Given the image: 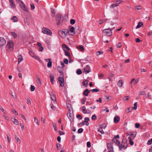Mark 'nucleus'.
Instances as JSON below:
<instances>
[{
  "label": "nucleus",
  "instance_id": "f257e3e1",
  "mask_svg": "<svg viewBox=\"0 0 152 152\" xmlns=\"http://www.w3.org/2000/svg\"><path fill=\"white\" fill-rule=\"evenodd\" d=\"M18 3L19 6L24 11L28 12V9L27 7H26V5L22 1L20 0H16Z\"/></svg>",
  "mask_w": 152,
  "mask_h": 152
},
{
  "label": "nucleus",
  "instance_id": "f03ea898",
  "mask_svg": "<svg viewBox=\"0 0 152 152\" xmlns=\"http://www.w3.org/2000/svg\"><path fill=\"white\" fill-rule=\"evenodd\" d=\"M126 141V140H125L124 139H123L122 140L121 144V145H120H120L118 146L120 150L122 148L126 149V148L127 147Z\"/></svg>",
  "mask_w": 152,
  "mask_h": 152
},
{
  "label": "nucleus",
  "instance_id": "7ed1b4c3",
  "mask_svg": "<svg viewBox=\"0 0 152 152\" xmlns=\"http://www.w3.org/2000/svg\"><path fill=\"white\" fill-rule=\"evenodd\" d=\"M103 32L105 35L108 36H110L112 34V32L110 28L105 29L103 31Z\"/></svg>",
  "mask_w": 152,
  "mask_h": 152
},
{
  "label": "nucleus",
  "instance_id": "20e7f679",
  "mask_svg": "<svg viewBox=\"0 0 152 152\" xmlns=\"http://www.w3.org/2000/svg\"><path fill=\"white\" fill-rule=\"evenodd\" d=\"M42 31L44 34H46L48 35H51L52 34V32L50 30L45 27L42 28Z\"/></svg>",
  "mask_w": 152,
  "mask_h": 152
},
{
  "label": "nucleus",
  "instance_id": "39448f33",
  "mask_svg": "<svg viewBox=\"0 0 152 152\" xmlns=\"http://www.w3.org/2000/svg\"><path fill=\"white\" fill-rule=\"evenodd\" d=\"M108 152H113V143L112 142L109 143L107 144Z\"/></svg>",
  "mask_w": 152,
  "mask_h": 152
},
{
  "label": "nucleus",
  "instance_id": "423d86ee",
  "mask_svg": "<svg viewBox=\"0 0 152 152\" xmlns=\"http://www.w3.org/2000/svg\"><path fill=\"white\" fill-rule=\"evenodd\" d=\"M58 80L60 83V86L61 87H63L64 86V77H58Z\"/></svg>",
  "mask_w": 152,
  "mask_h": 152
},
{
  "label": "nucleus",
  "instance_id": "0eeeda50",
  "mask_svg": "<svg viewBox=\"0 0 152 152\" xmlns=\"http://www.w3.org/2000/svg\"><path fill=\"white\" fill-rule=\"evenodd\" d=\"M29 54L30 56L33 58H35L36 60L39 61L40 59L39 57L37 56L35 54L31 51H30L29 52Z\"/></svg>",
  "mask_w": 152,
  "mask_h": 152
},
{
  "label": "nucleus",
  "instance_id": "6e6552de",
  "mask_svg": "<svg viewBox=\"0 0 152 152\" xmlns=\"http://www.w3.org/2000/svg\"><path fill=\"white\" fill-rule=\"evenodd\" d=\"M64 19L63 16L61 14H57L56 16V21H63Z\"/></svg>",
  "mask_w": 152,
  "mask_h": 152
},
{
  "label": "nucleus",
  "instance_id": "1a4fd4ad",
  "mask_svg": "<svg viewBox=\"0 0 152 152\" xmlns=\"http://www.w3.org/2000/svg\"><path fill=\"white\" fill-rule=\"evenodd\" d=\"M6 43L5 40L3 38L0 37V47L4 46Z\"/></svg>",
  "mask_w": 152,
  "mask_h": 152
},
{
  "label": "nucleus",
  "instance_id": "9d476101",
  "mask_svg": "<svg viewBox=\"0 0 152 152\" xmlns=\"http://www.w3.org/2000/svg\"><path fill=\"white\" fill-rule=\"evenodd\" d=\"M7 46L11 50H12L13 48V42H8Z\"/></svg>",
  "mask_w": 152,
  "mask_h": 152
},
{
  "label": "nucleus",
  "instance_id": "9b49d317",
  "mask_svg": "<svg viewBox=\"0 0 152 152\" xmlns=\"http://www.w3.org/2000/svg\"><path fill=\"white\" fill-rule=\"evenodd\" d=\"M90 70V66L88 65H86L85 67L84 68V72L86 74L91 72Z\"/></svg>",
  "mask_w": 152,
  "mask_h": 152
},
{
  "label": "nucleus",
  "instance_id": "f8f14e48",
  "mask_svg": "<svg viewBox=\"0 0 152 152\" xmlns=\"http://www.w3.org/2000/svg\"><path fill=\"white\" fill-rule=\"evenodd\" d=\"M10 5L12 8H14L15 7V4L14 3V2L13 0H9Z\"/></svg>",
  "mask_w": 152,
  "mask_h": 152
},
{
  "label": "nucleus",
  "instance_id": "ddd939ff",
  "mask_svg": "<svg viewBox=\"0 0 152 152\" xmlns=\"http://www.w3.org/2000/svg\"><path fill=\"white\" fill-rule=\"evenodd\" d=\"M120 118L118 116H116L114 118V122L115 123H117L119 121Z\"/></svg>",
  "mask_w": 152,
  "mask_h": 152
},
{
  "label": "nucleus",
  "instance_id": "4468645a",
  "mask_svg": "<svg viewBox=\"0 0 152 152\" xmlns=\"http://www.w3.org/2000/svg\"><path fill=\"white\" fill-rule=\"evenodd\" d=\"M50 96L52 100L54 102L56 101V96L55 95L53 94V93H51Z\"/></svg>",
  "mask_w": 152,
  "mask_h": 152
},
{
  "label": "nucleus",
  "instance_id": "2eb2a0df",
  "mask_svg": "<svg viewBox=\"0 0 152 152\" xmlns=\"http://www.w3.org/2000/svg\"><path fill=\"white\" fill-rule=\"evenodd\" d=\"M90 92L88 90V89H86L85 90L83 93V94L85 96H87L88 95V94Z\"/></svg>",
  "mask_w": 152,
  "mask_h": 152
},
{
  "label": "nucleus",
  "instance_id": "dca6fc26",
  "mask_svg": "<svg viewBox=\"0 0 152 152\" xmlns=\"http://www.w3.org/2000/svg\"><path fill=\"white\" fill-rule=\"evenodd\" d=\"M50 81L52 84L54 83V76L52 74H50Z\"/></svg>",
  "mask_w": 152,
  "mask_h": 152
},
{
  "label": "nucleus",
  "instance_id": "f3484780",
  "mask_svg": "<svg viewBox=\"0 0 152 152\" xmlns=\"http://www.w3.org/2000/svg\"><path fill=\"white\" fill-rule=\"evenodd\" d=\"M88 81L89 80L88 79L84 81V82H83V86L86 87H87L88 86Z\"/></svg>",
  "mask_w": 152,
  "mask_h": 152
},
{
  "label": "nucleus",
  "instance_id": "a211bd4d",
  "mask_svg": "<svg viewBox=\"0 0 152 152\" xmlns=\"http://www.w3.org/2000/svg\"><path fill=\"white\" fill-rule=\"evenodd\" d=\"M70 31L72 33V34H70L72 35H73L75 34V28L73 27L72 26L70 28Z\"/></svg>",
  "mask_w": 152,
  "mask_h": 152
},
{
  "label": "nucleus",
  "instance_id": "6ab92c4d",
  "mask_svg": "<svg viewBox=\"0 0 152 152\" xmlns=\"http://www.w3.org/2000/svg\"><path fill=\"white\" fill-rule=\"evenodd\" d=\"M11 121L16 125L18 124V122L17 120L14 118H12Z\"/></svg>",
  "mask_w": 152,
  "mask_h": 152
},
{
  "label": "nucleus",
  "instance_id": "aec40b11",
  "mask_svg": "<svg viewBox=\"0 0 152 152\" xmlns=\"http://www.w3.org/2000/svg\"><path fill=\"white\" fill-rule=\"evenodd\" d=\"M59 35L62 37H66L64 34V31H60L58 32Z\"/></svg>",
  "mask_w": 152,
  "mask_h": 152
},
{
  "label": "nucleus",
  "instance_id": "412c9836",
  "mask_svg": "<svg viewBox=\"0 0 152 152\" xmlns=\"http://www.w3.org/2000/svg\"><path fill=\"white\" fill-rule=\"evenodd\" d=\"M134 132H129V133H128V134L130 135V137H133V138H134L135 137L136 134H134Z\"/></svg>",
  "mask_w": 152,
  "mask_h": 152
},
{
  "label": "nucleus",
  "instance_id": "4be33fe9",
  "mask_svg": "<svg viewBox=\"0 0 152 152\" xmlns=\"http://www.w3.org/2000/svg\"><path fill=\"white\" fill-rule=\"evenodd\" d=\"M62 46L64 50L66 49V50L69 51V50L70 49L65 44H63L62 45Z\"/></svg>",
  "mask_w": 152,
  "mask_h": 152
},
{
  "label": "nucleus",
  "instance_id": "5701e85b",
  "mask_svg": "<svg viewBox=\"0 0 152 152\" xmlns=\"http://www.w3.org/2000/svg\"><path fill=\"white\" fill-rule=\"evenodd\" d=\"M114 76V75L112 73H110V75H109V77H108V79H109L110 81H111L112 80V78Z\"/></svg>",
  "mask_w": 152,
  "mask_h": 152
},
{
  "label": "nucleus",
  "instance_id": "b1692460",
  "mask_svg": "<svg viewBox=\"0 0 152 152\" xmlns=\"http://www.w3.org/2000/svg\"><path fill=\"white\" fill-rule=\"evenodd\" d=\"M11 20H12L14 22H16L18 21V19L17 17L15 16H13L11 19Z\"/></svg>",
  "mask_w": 152,
  "mask_h": 152
},
{
  "label": "nucleus",
  "instance_id": "393cba45",
  "mask_svg": "<svg viewBox=\"0 0 152 152\" xmlns=\"http://www.w3.org/2000/svg\"><path fill=\"white\" fill-rule=\"evenodd\" d=\"M64 54L65 55L70 58V54L68 52V51L66 50L65 49H64Z\"/></svg>",
  "mask_w": 152,
  "mask_h": 152
},
{
  "label": "nucleus",
  "instance_id": "a878e982",
  "mask_svg": "<svg viewBox=\"0 0 152 152\" xmlns=\"http://www.w3.org/2000/svg\"><path fill=\"white\" fill-rule=\"evenodd\" d=\"M113 141L115 143H116L118 146L120 145V142L116 139L113 138Z\"/></svg>",
  "mask_w": 152,
  "mask_h": 152
},
{
  "label": "nucleus",
  "instance_id": "bb28decb",
  "mask_svg": "<svg viewBox=\"0 0 152 152\" xmlns=\"http://www.w3.org/2000/svg\"><path fill=\"white\" fill-rule=\"evenodd\" d=\"M23 58L22 56L21 55H20L18 56V64H19L21 61L22 60Z\"/></svg>",
  "mask_w": 152,
  "mask_h": 152
},
{
  "label": "nucleus",
  "instance_id": "cd10ccee",
  "mask_svg": "<svg viewBox=\"0 0 152 152\" xmlns=\"http://www.w3.org/2000/svg\"><path fill=\"white\" fill-rule=\"evenodd\" d=\"M123 84V81L121 80H119L118 83V85L119 87L122 86Z\"/></svg>",
  "mask_w": 152,
  "mask_h": 152
},
{
  "label": "nucleus",
  "instance_id": "c85d7f7f",
  "mask_svg": "<svg viewBox=\"0 0 152 152\" xmlns=\"http://www.w3.org/2000/svg\"><path fill=\"white\" fill-rule=\"evenodd\" d=\"M143 25V23L141 22H139L138 23V25L136 26V28L137 29L141 27Z\"/></svg>",
  "mask_w": 152,
  "mask_h": 152
},
{
  "label": "nucleus",
  "instance_id": "c756f323",
  "mask_svg": "<svg viewBox=\"0 0 152 152\" xmlns=\"http://www.w3.org/2000/svg\"><path fill=\"white\" fill-rule=\"evenodd\" d=\"M129 142L130 143V144L132 145L134 144V142L132 141V139L130 137H128Z\"/></svg>",
  "mask_w": 152,
  "mask_h": 152
},
{
  "label": "nucleus",
  "instance_id": "7c9ffc66",
  "mask_svg": "<svg viewBox=\"0 0 152 152\" xmlns=\"http://www.w3.org/2000/svg\"><path fill=\"white\" fill-rule=\"evenodd\" d=\"M34 121L38 125H39V120L36 117H34Z\"/></svg>",
  "mask_w": 152,
  "mask_h": 152
},
{
  "label": "nucleus",
  "instance_id": "2f4dec72",
  "mask_svg": "<svg viewBox=\"0 0 152 152\" xmlns=\"http://www.w3.org/2000/svg\"><path fill=\"white\" fill-rule=\"evenodd\" d=\"M51 12L52 14L51 15L53 17H54L56 14V12L53 9H51Z\"/></svg>",
  "mask_w": 152,
  "mask_h": 152
},
{
  "label": "nucleus",
  "instance_id": "473e14b6",
  "mask_svg": "<svg viewBox=\"0 0 152 152\" xmlns=\"http://www.w3.org/2000/svg\"><path fill=\"white\" fill-rule=\"evenodd\" d=\"M98 131L100 132L102 134H103L104 133V132L101 127H100V128L98 129Z\"/></svg>",
  "mask_w": 152,
  "mask_h": 152
},
{
  "label": "nucleus",
  "instance_id": "72a5a7b5",
  "mask_svg": "<svg viewBox=\"0 0 152 152\" xmlns=\"http://www.w3.org/2000/svg\"><path fill=\"white\" fill-rule=\"evenodd\" d=\"M52 61H48L47 64V66L49 68L51 67L52 66Z\"/></svg>",
  "mask_w": 152,
  "mask_h": 152
},
{
  "label": "nucleus",
  "instance_id": "f704fd0d",
  "mask_svg": "<svg viewBox=\"0 0 152 152\" xmlns=\"http://www.w3.org/2000/svg\"><path fill=\"white\" fill-rule=\"evenodd\" d=\"M11 34L13 37L14 38H16L17 37V34L13 32H12L10 33Z\"/></svg>",
  "mask_w": 152,
  "mask_h": 152
},
{
  "label": "nucleus",
  "instance_id": "c9c22d12",
  "mask_svg": "<svg viewBox=\"0 0 152 152\" xmlns=\"http://www.w3.org/2000/svg\"><path fill=\"white\" fill-rule=\"evenodd\" d=\"M137 102H135L134 104V106L132 107V109L134 110H136L137 109Z\"/></svg>",
  "mask_w": 152,
  "mask_h": 152
},
{
  "label": "nucleus",
  "instance_id": "e433bc0d",
  "mask_svg": "<svg viewBox=\"0 0 152 152\" xmlns=\"http://www.w3.org/2000/svg\"><path fill=\"white\" fill-rule=\"evenodd\" d=\"M118 5L117 4H113L111 5L110 6V8H113L115 7H116L118 6Z\"/></svg>",
  "mask_w": 152,
  "mask_h": 152
},
{
  "label": "nucleus",
  "instance_id": "4c0bfd02",
  "mask_svg": "<svg viewBox=\"0 0 152 152\" xmlns=\"http://www.w3.org/2000/svg\"><path fill=\"white\" fill-rule=\"evenodd\" d=\"M76 73L78 75H79L81 74L82 73V72L80 69H78L76 71Z\"/></svg>",
  "mask_w": 152,
  "mask_h": 152
},
{
  "label": "nucleus",
  "instance_id": "58836bf2",
  "mask_svg": "<svg viewBox=\"0 0 152 152\" xmlns=\"http://www.w3.org/2000/svg\"><path fill=\"white\" fill-rule=\"evenodd\" d=\"M78 48L81 51H83L84 50L83 47L82 45L79 46L78 47Z\"/></svg>",
  "mask_w": 152,
  "mask_h": 152
},
{
  "label": "nucleus",
  "instance_id": "ea45409f",
  "mask_svg": "<svg viewBox=\"0 0 152 152\" xmlns=\"http://www.w3.org/2000/svg\"><path fill=\"white\" fill-rule=\"evenodd\" d=\"M75 20L73 19H71L70 20V23L71 24L73 25L75 23Z\"/></svg>",
  "mask_w": 152,
  "mask_h": 152
},
{
  "label": "nucleus",
  "instance_id": "a19ab883",
  "mask_svg": "<svg viewBox=\"0 0 152 152\" xmlns=\"http://www.w3.org/2000/svg\"><path fill=\"white\" fill-rule=\"evenodd\" d=\"M69 31L68 30H65L64 31V34L65 36V35H67L69 33Z\"/></svg>",
  "mask_w": 152,
  "mask_h": 152
},
{
  "label": "nucleus",
  "instance_id": "79ce46f5",
  "mask_svg": "<svg viewBox=\"0 0 152 152\" xmlns=\"http://www.w3.org/2000/svg\"><path fill=\"white\" fill-rule=\"evenodd\" d=\"M86 100V97H84L83 99L82 100L81 102V103L83 104H84Z\"/></svg>",
  "mask_w": 152,
  "mask_h": 152
},
{
  "label": "nucleus",
  "instance_id": "37998d69",
  "mask_svg": "<svg viewBox=\"0 0 152 152\" xmlns=\"http://www.w3.org/2000/svg\"><path fill=\"white\" fill-rule=\"evenodd\" d=\"M103 52L102 51H98L96 53V56H99L100 54H102Z\"/></svg>",
  "mask_w": 152,
  "mask_h": 152
},
{
  "label": "nucleus",
  "instance_id": "c03bdc74",
  "mask_svg": "<svg viewBox=\"0 0 152 152\" xmlns=\"http://www.w3.org/2000/svg\"><path fill=\"white\" fill-rule=\"evenodd\" d=\"M83 131V129L82 128H80L78 130L77 132L78 133H80L82 132Z\"/></svg>",
  "mask_w": 152,
  "mask_h": 152
},
{
  "label": "nucleus",
  "instance_id": "a18cd8bd",
  "mask_svg": "<svg viewBox=\"0 0 152 152\" xmlns=\"http://www.w3.org/2000/svg\"><path fill=\"white\" fill-rule=\"evenodd\" d=\"M91 91L93 92H98L99 90L97 88H95L92 89Z\"/></svg>",
  "mask_w": 152,
  "mask_h": 152
},
{
  "label": "nucleus",
  "instance_id": "49530a36",
  "mask_svg": "<svg viewBox=\"0 0 152 152\" xmlns=\"http://www.w3.org/2000/svg\"><path fill=\"white\" fill-rule=\"evenodd\" d=\"M56 148L58 150H60L61 149L60 145L59 143H57L56 144Z\"/></svg>",
  "mask_w": 152,
  "mask_h": 152
},
{
  "label": "nucleus",
  "instance_id": "de8ad7c7",
  "mask_svg": "<svg viewBox=\"0 0 152 152\" xmlns=\"http://www.w3.org/2000/svg\"><path fill=\"white\" fill-rule=\"evenodd\" d=\"M37 81L38 84H41V80L40 78L39 77L37 78Z\"/></svg>",
  "mask_w": 152,
  "mask_h": 152
},
{
  "label": "nucleus",
  "instance_id": "09e8293b",
  "mask_svg": "<svg viewBox=\"0 0 152 152\" xmlns=\"http://www.w3.org/2000/svg\"><path fill=\"white\" fill-rule=\"evenodd\" d=\"M87 146L89 148L91 146V144L90 142L88 141L87 142Z\"/></svg>",
  "mask_w": 152,
  "mask_h": 152
},
{
  "label": "nucleus",
  "instance_id": "8fccbe9b",
  "mask_svg": "<svg viewBox=\"0 0 152 152\" xmlns=\"http://www.w3.org/2000/svg\"><path fill=\"white\" fill-rule=\"evenodd\" d=\"M86 108L85 106H83V107L82 108V111L84 113L86 112Z\"/></svg>",
  "mask_w": 152,
  "mask_h": 152
},
{
  "label": "nucleus",
  "instance_id": "3c124183",
  "mask_svg": "<svg viewBox=\"0 0 152 152\" xmlns=\"http://www.w3.org/2000/svg\"><path fill=\"white\" fill-rule=\"evenodd\" d=\"M31 91H34L35 89V87L34 86L31 85Z\"/></svg>",
  "mask_w": 152,
  "mask_h": 152
},
{
  "label": "nucleus",
  "instance_id": "603ef678",
  "mask_svg": "<svg viewBox=\"0 0 152 152\" xmlns=\"http://www.w3.org/2000/svg\"><path fill=\"white\" fill-rule=\"evenodd\" d=\"M15 138L16 139L17 142H19V143H20V139L16 136H15Z\"/></svg>",
  "mask_w": 152,
  "mask_h": 152
},
{
  "label": "nucleus",
  "instance_id": "864d4df0",
  "mask_svg": "<svg viewBox=\"0 0 152 152\" xmlns=\"http://www.w3.org/2000/svg\"><path fill=\"white\" fill-rule=\"evenodd\" d=\"M76 117L77 118H79L80 119H81L82 118V116L79 114L77 115H76Z\"/></svg>",
  "mask_w": 152,
  "mask_h": 152
},
{
  "label": "nucleus",
  "instance_id": "5fc2aeb1",
  "mask_svg": "<svg viewBox=\"0 0 152 152\" xmlns=\"http://www.w3.org/2000/svg\"><path fill=\"white\" fill-rule=\"evenodd\" d=\"M64 62L65 64H68V60L67 59H64Z\"/></svg>",
  "mask_w": 152,
  "mask_h": 152
},
{
  "label": "nucleus",
  "instance_id": "6e6d98bb",
  "mask_svg": "<svg viewBox=\"0 0 152 152\" xmlns=\"http://www.w3.org/2000/svg\"><path fill=\"white\" fill-rule=\"evenodd\" d=\"M147 143L149 145L151 144L152 143V138L148 140V141Z\"/></svg>",
  "mask_w": 152,
  "mask_h": 152
},
{
  "label": "nucleus",
  "instance_id": "4d7b16f0",
  "mask_svg": "<svg viewBox=\"0 0 152 152\" xmlns=\"http://www.w3.org/2000/svg\"><path fill=\"white\" fill-rule=\"evenodd\" d=\"M53 127L54 130H55L56 131L57 130V127H56V124L54 123H53Z\"/></svg>",
  "mask_w": 152,
  "mask_h": 152
},
{
  "label": "nucleus",
  "instance_id": "13d9d810",
  "mask_svg": "<svg viewBox=\"0 0 152 152\" xmlns=\"http://www.w3.org/2000/svg\"><path fill=\"white\" fill-rule=\"evenodd\" d=\"M140 126V124H139L136 123L135 124V127L137 128H138Z\"/></svg>",
  "mask_w": 152,
  "mask_h": 152
},
{
  "label": "nucleus",
  "instance_id": "bf43d9fd",
  "mask_svg": "<svg viewBox=\"0 0 152 152\" xmlns=\"http://www.w3.org/2000/svg\"><path fill=\"white\" fill-rule=\"evenodd\" d=\"M131 109L130 107L128 108L127 109L126 111V113H129L131 111Z\"/></svg>",
  "mask_w": 152,
  "mask_h": 152
},
{
  "label": "nucleus",
  "instance_id": "052dcab7",
  "mask_svg": "<svg viewBox=\"0 0 152 152\" xmlns=\"http://www.w3.org/2000/svg\"><path fill=\"white\" fill-rule=\"evenodd\" d=\"M96 117L95 115H93L91 117V119L93 120H95L96 119Z\"/></svg>",
  "mask_w": 152,
  "mask_h": 152
},
{
  "label": "nucleus",
  "instance_id": "680f3d73",
  "mask_svg": "<svg viewBox=\"0 0 152 152\" xmlns=\"http://www.w3.org/2000/svg\"><path fill=\"white\" fill-rule=\"evenodd\" d=\"M31 10H33L35 8V6L34 5V4L33 3L31 4Z\"/></svg>",
  "mask_w": 152,
  "mask_h": 152
},
{
  "label": "nucleus",
  "instance_id": "e2e57ef3",
  "mask_svg": "<svg viewBox=\"0 0 152 152\" xmlns=\"http://www.w3.org/2000/svg\"><path fill=\"white\" fill-rule=\"evenodd\" d=\"M151 96L150 93L149 92L147 93L146 95H145L146 97L149 98V97Z\"/></svg>",
  "mask_w": 152,
  "mask_h": 152
},
{
  "label": "nucleus",
  "instance_id": "0e129e2a",
  "mask_svg": "<svg viewBox=\"0 0 152 152\" xmlns=\"http://www.w3.org/2000/svg\"><path fill=\"white\" fill-rule=\"evenodd\" d=\"M71 107V105L70 104H69L67 105V108L69 109V112H71V109H70Z\"/></svg>",
  "mask_w": 152,
  "mask_h": 152
},
{
  "label": "nucleus",
  "instance_id": "69168bd1",
  "mask_svg": "<svg viewBox=\"0 0 152 152\" xmlns=\"http://www.w3.org/2000/svg\"><path fill=\"white\" fill-rule=\"evenodd\" d=\"M145 93V92L144 91H140L139 93V94L140 95H144Z\"/></svg>",
  "mask_w": 152,
  "mask_h": 152
},
{
  "label": "nucleus",
  "instance_id": "338daca9",
  "mask_svg": "<svg viewBox=\"0 0 152 152\" xmlns=\"http://www.w3.org/2000/svg\"><path fill=\"white\" fill-rule=\"evenodd\" d=\"M27 104H31V101L30 99L28 98H27Z\"/></svg>",
  "mask_w": 152,
  "mask_h": 152
},
{
  "label": "nucleus",
  "instance_id": "774afa93",
  "mask_svg": "<svg viewBox=\"0 0 152 152\" xmlns=\"http://www.w3.org/2000/svg\"><path fill=\"white\" fill-rule=\"evenodd\" d=\"M129 99V98L128 96H126L124 97V100L125 101L128 100Z\"/></svg>",
  "mask_w": 152,
  "mask_h": 152
}]
</instances>
